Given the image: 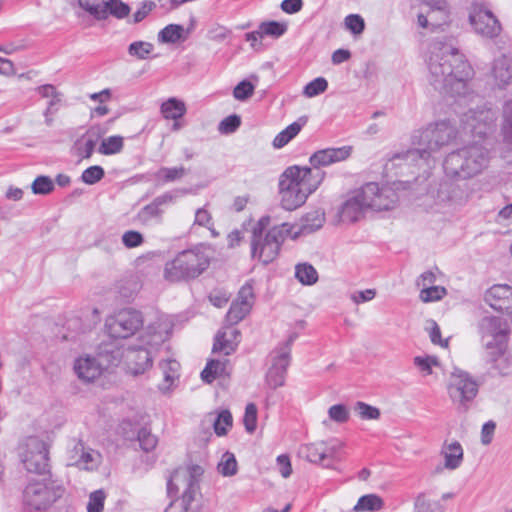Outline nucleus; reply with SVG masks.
Masks as SVG:
<instances>
[{
  "instance_id": "f257e3e1",
  "label": "nucleus",
  "mask_w": 512,
  "mask_h": 512,
  "mask_svg": "<svg viewBox=\"0 0 512 512\" xmlns=\"http://www.w3.org/2000/svg\"><path fill=\"white\" fill-rule=\"evenodd\" d=\"M428 80L441 93L465 97L468 93V81L473 71L465 56L460 53L456 39L444 37L435 39L429 45Z\"/></svg>"
},
{
  "instance_id": "f03ea898",
  "label": "nucleus",
  "mask_w": 512,
  "mask_h": 512,
  "mask_svg": "<svg viewBox=\"0 0 512 512\" xmlns=\"http://www.w3.org/2000/svg\"><path fill=\"white\" fill-rule=\"evenodd\" d=\"M459 131L449 120H440L428 124L425 128L413 132L411 144L413 148L394 153L385 164L387 172L394 168L407 169L415 174L414 168L426 163L433 153L452 144L458 137ZM400 174H404L401 171Z\"/></svg>"
},
{
  "instance_id": "7ed1b4c3",
  "label": "nucleus",
  "mask_w": 512,
  "mask_h": 512,
  "mask_svg": "<svg viewBox=\"0 0 512 512\" xmlns=\"http://www.w3.org/2000/svg\"><path fill=\"white\" fill-rule=\"evenodd\" d=\"M168 332L169 324L162 319H157L145 328L136 343L126 348L116 347L105 350L111 352V360H107L108 364L117 366L123 362L130 374H143L152 367L154 354L168 338Z\"/></svg>"
},
{
  "instance_id": "20e7f679",
  "label": "nucleus",
  "mask_w": 512,
  "mask_h": 512,
  "mask_svg": "<svg viewBox=\"0 0 512 512\" xmlns=\"http://www.w3.org/2000/svg\"><path fill=\"white\" fill-rule=\"evenodd\" d=\"M325 172L310 167L290 166L279 178V197L282 208L293 211L301 207L324 180Z\"/></svg>"
},
{
  "instance_id": "39448f33",
  "label": "nucleus",
  "mask_w": 512,
  "mask_h": 512,
  "mask_svg": "<svg viewBox=\"0 0 512 512\" xmlns=\"http://www.w3.org/2000/svg\"><path fill=\"white\" fill-rule=\"evenodd\" d=\"M269 222V217H262L253 227L251 236L252 258L258 259L265 265L277 258L283 242L291 236L292 229L295 228L289 223H283L265 232Z\"/></svg>"
},
{
  "instance_id": "423d86ee",
  "label": "nucleus",
  "mask_w": 512,
  "mask_h": 512,
  "mask_svg": "<svg viewBox=\"0 0 512 512\" xmlns=\"http://www.w3.org/2000/svg\"><path fill=\"white\" fill-rule=\"evenodd\" d=\"M488 163V150L477 142L448 154L443 167L449 177L468 179L480 174Z\"/></svg>"
},
{
  "instance_id": "0eeeda50",
  "label": "nucleus",
  "mask_w": 512,
  "mask_h": 512,
  "mask_svg": "<svg viewBox=\"0 0 512 512\" xmlns=\"http://www.w3.org/2000/svg\"><path fill=\"white\" fill-rule=\"evenodd\" d=\"M209 266L208 256L200 249H189L178 253L174 259L166 262L164 278L177 283L195 279Z\"/></svg>"
},
{
  "instance_id": "6e6552de",
  "label": "nucleus",
  "mask_w": 512,
  "mask_h": 512,
  "mask_svg": "<svg viewBox=\"0 0 512 512\" xmlns=\"http://www.w3.org/2000/svg\"><path fill=\"white\" fill-rule=\"evenodd\" d=\"M477 332L487 352L495 350L500 355L504 354L510 336V325L507 319L491 314L484 315L477 323Z\"/></svg>"
},
{
  "instance_id": "1a4fd4ad",
  "label": "nucleus",
  "mask_w": 512,
  "mask_h": 512,
  "mask_svg": "<svg viewBox=\"0 0 512 512\" xmlns=\"http://www.w3.org/2000/svg\"><path fill=\"white\" fill-rule=\"evenodd\" d=\"M203 470L198 465L180 467L171 475L167 490L170 496L181 493L184 509L188 510L199 491V478Z\"/></svg>"
},
{
  "instance_id": "9d476101",
  "label": "nucleus",
  "mask_w": 512,
  "mask_h": 512,
  "mask_svg": "<svg viewBox=\"0 0 512 512\" xmlns=\"http://www.w3.org/2000/svg\"><path fill=\"white\" fill-rule=\"evenodd\" d=\"M64 488L50 477L32 479L23 492L24 503L32 509H46L62 496Z\"/></svg>"
},
{
  "instance_id": "9b49d317",
  "label": "nucleus",
  "mask_w": 512,
  "mask_h": 512,
  "mask_svg": "<svg viewBox=\"0 0 512 512\" xmlns=\"http://www.w3.org/2000/svg\"><path fill=\"white\" fill-rule=\"evenodd\" d=\"M358 189L368 210L375 212L389 211L398 205V193L389 184L368 182Z\"/></svg>"
},
{
  "instance_id": "f8f14e48",
  "label": "nucleus",
  "mask_w": 512,
  "mask_h": 512,
  "mask_svg": "<svg viewBox=\"0 0 512 512\" xmlns=\"http://www.w3.org/2000/svg\"><path fill=\"white\" fill-rule=\"evenodd\" d=\"M447 389L451 401L457 405L458 410L466 412L469 403L477 395L478 384L468 373L456 369L450 376Z\"/></svg>"
},
{
  "instance_id": "ddd939ff",
  "label": "nucleus",
  "mask_w": 512,
  "mask_h": 512,
  "mask_svg": "<svg viewBox=\"0 0 512 512\" xmlns=\"http://www.w3.org/2000/svg\"><path fill=\"white\" fill-rule=\"evenodd\" d=\"M142 314L134 309H122L105 321L107 333L112 338H128L143 326Z\"/></svg>"
},
{
  "instance_id": "4468645a",
  "label": "nucleus",
  "mask_w": 512,
  "mask_h": 512,
  "mask_svg": "<svg viewBox=\"0 0 512 512\" xmlns=\"http://www.w3.org/2000/svg\"><path fill=\"white\" fill-rule=\"evenodd\" d=\"M20 458L25 469L30 473L43 474L48 469V448L46 443L29 437L21 447Z\"/></svg>"
},
{
  "instance_id": "2eb2a0df",
  "label": "nucleus",
  "mask_w": 512,
  "mask_h": 512,
  "mask_svg": "<svg viewBox=\"0 0 512 512\" xmlns=\"http://www.w3.org/2000/svg\"><path fill=\"white\" fill-rule=\"evenodd\" d=\"M296 338L297 334L292 333L288 340L271 354L272 363L266 374V382L272 389L281 387L285 383L286 371L290 363V346Z\"/></svg>"
},
{
  "instance_id": "dca6fc26",
  "label": "nucleus",
  "mask_w": 512,
  "mask_h": 512,
  "mask_svg": "<svg viewBox=\"0 0 512 512\" xmlns=\"http://www.w3.org/2000/svg\"><path fill=\"white\" fill-rule=\"evenodd\" d=\"M469 22L476 34L485 38H494L501 32V24L484 3H473L469 13Z\"/></svg>"
},
{
  "instance_id": "f3484780",
  "label": "nucleus",
  "mask_w": 512,
  "mask_h": 512,
  "mask_svg": "<svg viewBox=\"0 0 512 512\" xmlns=\"http://www.w3.org/2000/svg\"><path fill=\"white\" fill-rule=\"evenodd\" d=\"M428 8L425 13L418 15V25L432 32L443 31L451 21L450 8L446 0H423Z\"/></svg>"
},
{
  "instance_id": "a211bd4d",
  "label": "nucleus",
  "mask_w": 512,
  "mask_h": 512,
  "mask_svg": "<svg viewBox=\"0 0 512 512\" xmlns=\"http://www.w3.org/2000/svg\"><path fill=\"white\" fill-rule=\"evenodd\" d=\"M105 350H110V348L108 346L101 347L98 357L87 355L79 357L75 361L74 370L79 379L91 382L102 374L104 366L110 365L107 360H111V352Z\"/></svg>"
},
{
  "instance_id": "6ab92c4d",
  "label": "nucleus",
  "mask_w": 512,
  "mask_h": 512,
  "mask_svg": "<svg viewBox=\"0 0 512 512\" xmlns=\"http://www.w3.org/2000/svg\"><path fill=\"white\" fill-rule=\"evenodd\" d=\"M369 211L359 189L350 191L338 206L336 216L338 223L354 224L364 218Z\"/></svg>"
},
{
  "instance_id": "aec40b11",
  "label": "nucleus",
  "mask_w": 512,
  "mask_h": 512,
  "mask_svg": "<svg viewBox=\"0 0 512 512\" xmlns=\"http://www.w3.org/2000/svg\"><path fill=\"white\" fill-rule=\"evenodd\" d=\"M494 121V114L490 110L475 111L470 109L468 112L463 113L461 123L463 130H469L472 135L483 138Z\"/></svg>"
},
{
  "instance_id": "412c9836",
  "label": "nucleus",
  "mask_w": 512,
  "mask_h": 512,
  "mask_svg": "<svg viewBox=\"0 0 512 512\" xmlns=\"http://www.w3.org/2000/svg\"><path fill=\"white\" fill-rule=\"evenodd\" d=\"M254 301L253 287L246 283L238 292L237 298L232 302L226 315L227 321L235 325L250 312Z\"/></svg>"
},
{
  "instance_id": "4be33fe9",
  "label": "nucleus",
  "mask_w": 512,
  "mask_h": 512,
  "mask_svg": "<svg viewBox=\"0 0 512 512\" xmlns=\"http://www.w3.org/2000/svg\"><path fill=\"white\" fill-rule=\"evenodd\" d=\"M177 197V194L173 192H166L157 196L151 203L138 211L136 220L142 225H149L153 220H159L163 213L161 207L175 202Z\"/></svg>"
},
{
  "instance_id": "5701e85b",
  "label": "nucleus",
  "mask_w": 512,
  "mask_h": 512,
  "mask_svg": "<svg viewBox=\"0 0 512 512\" xmlns=\"http://www.w3.org/2000/svg\"><path fill=\"white\" fill-rule=\"evenodd\" d=\"M351 153V146L331 147L316 151L310 156L309 161L314 168L313 170H319L320 167L345 161Z\"/></svg>"
},
{
  "instance_id": "b1692460",
  "label": "nucleus",
  "mask_w": 512,
  "mask_h": 512,
  "mask_svg": "<svg viewBox=\"0 0 512 512\" xmlns=\"http://www.w3.org/2000/svg\"><path fill=\"white\" fill-rule=\"evenodd\" d=\"M484 301L493 309L512 311V286L508 284H495L486 290Z\"/></svg>"
},
{
  "instance_id": "393cba45",
  "label": "nucleus",
  "mask_w": 512,
  "mask_h": 512,
  "mask_svg": "<svg viewBox=\"0 0 512 512\" xmlns=\"http://www.w3.org/2000/svg\"><path fill=\"white\" fill-rule=\"evenodd\" d=\"M101 462V455L98 451L86 448L83 443H77L70 451V465L80 469L94 470Z\"/></svg>"
},
{
  "instance_id": "a878e982",
  "label": "nucleus",
  "mask_w": 512,
  "mask_h": 512,
  "mask_svg": "<svg viewBox=\"0 0 512 512\" xmlns=\"http://www.w3.org/2000/svg\"><path fill=\"white\" fill-rule=\"evenodd\" d=\"M490 75L499 88L509 85L512 82V56L502 53L495 57Z\"/></svg>"
},
{
  "instance_id": "bb28decb",
  "label": "nucleus",
  "mask_w": 512,
  "mask_h": 512,
  "mask_svg": "<svg viewBox=\"0 0 512 512\" xmlns=\"http://www.w3.org/2000/svg\"><path fill=\"white\" fill-rule=\"evenodd\" d=\"M240 342V332L230 326L223 327L216 335L213 352H223L225 355L233 353Z\"/></svg>"
},
{
  "instance_id": "cd10ccee",
  "label": "nucleus",
  "mask_w": 512,
  "mask_h": 512,
  "mask_svg": "<svg viewBox=\"0 0 512 512\" xmlns=\"http://www.w3.org/2000/svg\"><path fill=\"white\" fill-rule=\"evenodd\" d=\"M436 198L442 203L461 206L467 202L468 194L460 185L446 181L439 185Z\"/></svg>"
},
{
  "instance_id": "c85d7f7f",
  "label": "nucleus",
  "mask_w": 512,
  "mask_h": 512,
  "mask_svg": "<svg viewBox=\"0 0 512 512\" xmlns=\"http://www.w3.org/2000/svg\"><path fill=\"white\" fill-rule=\"evenodd\" d=\"M102 136L100 127H91L79 140L75 143L77 156L82 159H89L94 153Z\"/></svg>"
},
{
  "instance_id": "c756f323",
  "label": "nucleus",
  "mask_w": 512,
  "mask_h": 512,
  "mask_svg": "<svg viewBox=\"0 0 512 512\" xmlns=\"http://www.w3.org/2000/svg\"><path fill=\"white\" fill-rule=\"evenodd\" d=\"M325 223V212L323 209L317 208L301 218V224L297 231L292 230L291 238L295 239L299 235L309 234L320 229Z\"/></svg>"
},
{
  "instance_id": "7c9ffc66",
  "label": "nucleus",
  "mask_w": 512,
  "mask_h": 512,
  "mask_svg": "<svg viewBox=\"0 0 512 512\" xmlns=\"http://www.w3.org/2000/svg\"><path fill=\"white\" fill-rule=\"evenodd\" d=\"M441 454L444 457V467L449 470H455L463 462V448L458 441L444 443Z\"/></svg>"
},
{
  "instance_id": "2f4dec72",
  "label": "nucleus",
  "mask_w": 512,
  "mask_h": 512,
  "mask_svg": "<svg viewBox=\"0 0 512 512\" xmlns=\"http://www.w3.org/2000/svg\"><path fill=\"white\" fill-rule=\"evenodd\" d=\"M301 453L311 463H321L328 456L327 444L324 441L310 443L302 447Z\"/></svg>"
},
{
  "instance_id": "473e14b6",
  "label": "nucleus",
  "mask_w": 512,
  "mask_h": 512,
  "mask_svg": "<svg viewBox=\"0 0 512 512\" xmlns=\"http://www.w3.org/2000/svg\"><path fill=\"white\" fill-rule=\"evenodd\" d=\"M384 506L383 499L376 494H367L360 497L353 507L355 512H376Z\"/></svg>"
},
{
  "instance_id": "72a5a7b5",
  "label": "nucleus",
  "mask_w": 512,
  "mask_h": 512,
  "mask_svg": "<svg viewBox=\"0 0 512 512\" xmlns=\"http://www.w3.org/2000/svg\"><path fill=\"white\" fill-rule=\"evenodd\" d=\"M227 360H211L201 372V378L206 383H212L217 377L226 374Z\"/></svg>"
},
{
  "instance_id": "f704fd0d",
  "label": "nucleus",
  "mask_w": 512,
  "mask_h": 512,
  "mask_svg": "<svg viewBox=\"0 0 512 512\" xmlns=\"http://www.w3.org/2000/svg\"><path fill=\"white\" fill-rule=\"evenodd\" d=\"M161 113L164 118L177 120L186 113L185 103L176 98H169L161 105Z\"/></svg>"
},
{
  "instance_id": "c9c22d12",
  "label": "nucleus",
  "mask_w": 512,
  "mask_h": 512,
  "mask_svg": "<svg viewBox=\"0 0 512 512\" xmlns=\"http://www.w3.org/2000/svg\"><path fill=\"white\" fill-rule=\"evenodd\" d=\"M104 19L113 16L117 19H123L130 13V7L121 0H108L103 3Z\"/></svg>"
},
{
  "instance_id": "e433bc0d",
  "label": "nucleus",
  "mask_w": 512,
  "mask_h": 512,
  "mask_svg": "<svg viewBox=\"0 0 512 512\" xmlns=\"http://www.w3.org/2000/svg\"><path fill=\"white\" fill-rule=\"evenodd\" d=\"M159 366L166 384V386L161 388L168 389L179 376L180 364L175 359H167L165 361H161Z\"/></svg>"
},
{
  "instance_id": "4c0bfd02",
  "label": "nucleus",
  "mask_w": 512,
  "mask_h": 512,
  "mask_svg": "<svg viewBox=\"0 0 512 512\" xmlns=\"http://www.w3.org/2000/svg\"><path fill=\"white\" fill-rule=\"evenodd\" d=\"M188 170L184 166L161 167L155 174L157 180L170 183L182 179Z\"/></svg>"
},
{
  "instance_id": "58836bf2",
  "label": "nucleus",
  "mask_w": 512,
  "mask_h": 512,
  "mask_svg": "<svg viewBox=\"0 0 512 512\" xmlns=\"http://www.w3.org/2000/svg\"><path fill=\"white\" fill-rule=\"evenodd\" d=\"M295 277L303 285H313L318 280V273L311 264L301 263L295 267Z\"/></svg>"
},
{
  "instance_id": "ea45409f",
  "label": "nucleus",
  "mask_w": 512,
  "mask_h": 512,
  "mask_svg": "<svg viewBox=\"0 0 512 512\" xmlns=\"http://www.w3.org/2000/svg\"><path fill=\"white\" fill-rule=\"evenodd\" d=\"M123 137L109 136L102 139L98 147V152L102 155H113L121 152L123 149Z\"/></svg>"
},
{
  "instance_id": "a19ab883",
  "label": "nucleus",
  "mask_w": 512,
  "mask_h": 512,
  "mask_svg": "<svg viewBox=\"0 0 512 512\" xmlns=\"http://www.w3.org/2000/svg\"><path fill=\"white\" fill-rule=\"evenodd\" d=\"M301 128V124H299L298 122H293L276 135V137L273 140V146L275 148L284 147L301 131Z\"/></svg>"
},
{
  "instance_id": "79ce46f5",
  "label": "nucleus",
  "mask_w": 512,
  "mask_h": 512,
  "mask_svg": "<svg viewBox=\"0 0 512 512\" xmlns=\"http://www.w3.org/2000/svg\"><path fill=\"white\" fill-rule=\"evenodd\" d=\"M196 225L207 228L209 231H211L214 237L218 235V233L214 229L213 217L207 205L198 208L195 211L193 226Z\"/></svg>"
},
{
  "instance_id": "37998d69",
  "label": "nucleus",
  "mask_w": 512,
  "mask_h": 512,
  "mask_svg": "<svg viewBox=\"0 0 512 512\" xmlns=\"http://www.w3.org/2000/svg\"><path fill=\"white\" fill-rule=\"evenodd\" d=\"M492 361L494 362V367L501 373L502 375H506L512 371V355H510L505 349L503 355H500L498 352L494 350V352L489 351Z\"/></svg>"
},
{
  "instance_id": "c03bdc74",
  "label": "nucleus",
  "mask_w": 512,
  "mask_h": 512,
  "mask_svg": "<svg viewBox=\"0 0 512 512\" xmlns=\"http://www.w3.org/2000/svg\"><path fill=\"white\" fill-rule=\"evenodd\" d=\"M184 28L178 24H169L158 34V40L162 43H176L183 37Z\"/></svg>"
},
{
  "instance_id": "a18cd8bd",
  "label": "nucleus",
  "mask_w": 512,
  "mask_h": 512,
  "mask_svg": "<svg viewBox=\"0 0 512 512\" xmlns=\"http://www.w3.org/2000/svg\"><path fill=\"white\" fill-rule=\"evenodd\" d=\"M502 134L504 141L512 145V99L503 106Z\"/></svg>"
},
{
  "instance_id": "49530a36",
  "label": "nucleus",
  "mask_w": 512,
  "mask_h": 512,
  "mask_svg": "<svg viewBox=\"0 0 512 512\" xmlns=\"http://www.w3.org/2000/svg\"><path fill=\"white\" fill-rule=\"evenodd\" d=\"M413 362L423 376L431 375L433 368L440 365L438 358L431 355L416 356Z\"/></svg>"
},
{
  "instance_id": "de8ad7c7",
  "label": "nucleus",
  "mask_w": 512,
  "mask_h": 512,
  "mask_svg": "<svg viewBox=\"0 0 512 512\" xmlns=\"http://www.w3.org/2000/svg\"><path fill=\"white\" fill-rule=\"evenodd\" d=\"M153 50L154 45L145 41H135L128 47L129 55L140 60L147 59Z\"/></svg>"
},
{
  "instance_id": "09e8293b",
  "label": "nucleus",
  "mask_w": 512,
  "mask_h": 512,
  "mask_svg": "<svg viewBox=\"0 0 512 512\" xmlns=\"http://www.w3.org/2000/svg\"><path fill=\"white\" fill-rule=\"evenodd\" d=\"M54 182L49 176H37L31 184V190L36 195H47L54 190Z\"/></svg>"
},
{
  "instance_id": "8fccbe9b",
  "label": "nucleus",
  "mask_w": 512,
  "mask_h": 512,
  "mask_svg": "<svg viewBox=\"0 0 512 512\" xmlns=\"http://www.w3.org/2000/svg\"><path fill=\"white\" fill-rule=\"evenodd\" d=\"M447 294V290L442 286L432 285L422 288L419 298L424 303L435 302L441 300Z\"/></svg>"
},
{
  "instance_id": "3c124183",
  "label": "nucleus",
  "mask_w": 512,
  "mask_h": 512,
  "mask_svg": "<svg viewBox=\"0 0 512 512\" xmlns=\"http://www.w3.org/2000/svg\"><path fill=\"white\" fill-rule=\"evenodd\" d=\"M233 419L228 410H222L214 421V431L218 436H224L232 427Z\"/></svg>"
},
{
  "instance_id": "603ef678",
  "label": "nucleus",
  "mask_w": 512,
  "mask_h": 512,
  "mask_svg": "<svg viewBox=\"0 0 512 512\" xmlns=\"http://www.w3.org/2000/svg\"><path fill=\"white\" fill-rule=\"evenodd\" d=\"M344 27L354 36H359L364 32L365 21L359 14H349L344 18Z\"/></svg>"
},
{
  "instance_id": "864d4df0",
  "label": "nucleus",
  "mask_w": 512,
  "mask_h": 512,
  "mask_svg": "<svg viewBox=\"0 0 512 512\" xmlns=\"http://www.w3.org/2000/svg\"><path fill=\"white\" fill-rule=\"evenodd\" d=\"M354 412L363 420H377L380 417V410L377 407L362 401L355 403Z\"/></svg>"
},
{
  "instance_id": "5fc2aeb1",
  "label": "nucleus",
  "mask_w": 512,
  "mask_h": 512,
  "mask_svg": "<svg viewBox=\"0 0 512 512\" xmlns=\"http://www.w3.org/2000/svg\"><path fill=\"white\" fill-rule=\"evenodd\" d=\"M218 471L223 476H232L237 472V461L232 453L226 452L223 454L220 463L218 464Z\"/></svg>"
},
{
  "instance_id": "6e6d98bb",
  "label": "nucleus",
  "mask_w": 512,
  "mask_h": 512,
  "mask_svg": "<svg viewBox=\"0 0 512 512\" xmlns=\"http://www.w3.org/2000/svg\"><path fill=\"white\" fill-rule=\"evenodd\" d=\"M79 6L98 20H104V0H78Z\"/></svg>"
},
{
  "instance_id": "4d7b16f0",
  "label": "nucleus",
  "mask_w": 512,
  "mask_h": 512,
  "mask_svg": "<svg viewBox=\"0 0 512 512\" xmlns=\"http://www.w3.org/2000/svg\"><path fill=\"white\" fill-rule=\"evenodd\" d=\"M328 88V82L323 77H318L311 82H309L303 90V94L308 97L312 98L315 96H318L319 94L325 92Z\"/></svg>"
},
{
  "instance_id": "13d9d810",
  "label": "nucleus",
  "mask_w": 512,
  "mask_h": 512,
  "mask_svg": "<svg viewBox=\"0 0 512 512\" xmlns=\"http://www.w3.org/2000/svg\"><path fill=\"white\" fill-rule=\"evenodd\" d=\"M259 29L261 30L263 37L267 35L278 38L286 32L287 25L276 21H270L261 23Z\"/></svg>"
},
{
  "instance_id": "bf43d9fd",
  "label": "nucleus",
  "mask_w": 512,
  "mask_h": 512,
  "mask_svg": "<svg viewBox=\"0 0 512 512\" xmlns=\"http://www.w3.org/2000/svg\"><path fill=\"white\" fill-rule=\"evenodd\" d=\"M106 500V493L104 490L99 489L93 491L89 495L88 503H87V512H102L104 508V503Z\"/></svg>"
},
{
  "instance_id": "052dcab7",
  "label": "nucleus",
  "mask_w": 512,
  "mask_h": 512,
  "mask_svg": "<svg viewBox=\"0 0 512 512\" xmlns=\"http://www.w3.org/2000/svg\"><path fill=\"white\" fill-rule=\"evenodd\" d=\"M104 174V169L101 166H91L82 172L81 180L85 184L93 185L99 182L104 177Z\"/></svg>"
},
{
  "instance_id": "680f3d73",
  "label": "nucleus",
  "mask_w": 512,
  "mask_h": 512,
  "mask_svg": "<svg viewBox=\"0 0 512 512\" xmlns=\"http://www.w3.org/2000/svg\"><path fill=\"white\" fill-rule=\"evenodd\" d=\"M254 89L255 86L251 82L243 80L235 86L233 96L239 101H245L253 95Z\"/></svg>"
},
{
  "instance_id": "e2e57ef3",
  "label": "nucleus",
  "mask_w": 512,
  "mask_h": 512,
  "mask_svg": "<svg viewBox=\"0 0 512 512\" xmlns=\"http://www.w3.org/2000/svg\"><path fill=\"white\" fill-rule=\"evenodd\" d=\"M138 442L142 450L149 452L157 445V438L146 428H142L138 432Z\"/></svg>"
},
{
  "instance_id": "0e129e2a",
  "label": "nucleus",
  "mask_w": 512,
  "mask_h": 512,
  "mask_svg": "<svg viewBox=\"0 0 512 512\" xmlns=\"http://www.w3.org/2000/svg\"><path fill=\"white\" fill-rule=\"evenodd\" d=\"M240 124L241 119L238 115H230L219 123L218 130L222 134H231L239 128Z\"/></svg>"
},
{
  "instance_id": "69168bd1",
  "label": "nucleus",
  "mask_w": 512,
  "mask_h": 512,
  "mask_svg": "<svg viewBox=\"0 0 512 512\" xmlns=\"http://www.w3.org/2000/svg\"><path fill=\"white\" fill-rule=\"evenodd\" d=\"M329 418L337 423H345L349 419V410L343 404L332 405L328 409Z\"/></svg>"
},
{
  "instance_id": "338daca9",
  "label": "nucleus",
  "mask_w": 512,
  "mask_h": 512,
  "mask_svg": "<svg viewBox=\"0 0 512 512\" xmlns=\"http://www.w3.org/2000/svg\"><path fill=\"white\" fill-rule=\"evenodd\" d=\"M257 424V407L255 404L250 403L246 406L244 415V425L246 431L253 433L256 429Z\"/></svg>"
},
{
  "instance_id": "774afa93",
  "label": "nucleus",
  "mask_w": 512,
  "mask_h": 512,
  "mask_svg": "<svg viewBox=\"0 0 512 512\" xmlns=\"http://www.w3.org/2000/svg\"><path fill=\"white\" fill-rule=\"evenodd\" d=\"M122 242L126 248H136L143 244V235L135 230L126 231L122 235Z\"/></svg>"
}]
</instances>
